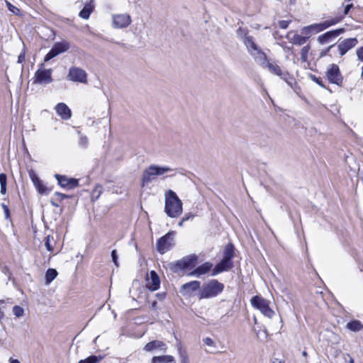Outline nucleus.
I'll return each instance as SVG.
<instances>
[{
    "label": "nucleus",
    "instance_id": "40",
    "mask_svg": "<svg viewBox=\"0 0 363 363\" xmlns=\"http://www.w3.org/2000/svg\"><path fill=\"white\" fill-rule=\"evenodd\" d=\"M309 51V46H304L301 51V57L303 61H306L307 59V55Z\"/></svg>",
    "mask_w": 363,
    "mask_h": 363
},
{
    "label": "nucleus",
    "instance_id": "47",
    "mask_svg": "<svg viewBox=\"0 0 363 363\" xmlns=\"http://www.w3.org/2000/svg\"><path fill=\"white\" fill-rule=\"evenodd\" d=\"M311 78L312 79L313 81L316 82L320 86L325 87V85L323 84V81H322V79L320 78L316 77L314 75H311Z\"/></svg>",
    "mask_w": 363,
    "mask_h": 363
},
{
    "label": "nucleus",
    "instance_id": "42",
    "mask_svg": "<svg viewBox=\"0 0 363 363\" xmlns=\"http://www.w3.org/2000/svg\"><path fill=\"white\" fill-rule=\"evenodd\" d=\"M1 206L4 210L5 218L6 219H9L10 218V210L9 208V206L4 203H2Z\"/></svg>",
    "mask_w": 363,
    "mask_h": 363
},
{
    "label": "nucleus",
    "instance_id": "9",
    "mask_svg": "<svg viewBox=\"0 0 363 363\" xmlns=\"http://www.w3.org/2000/svg\"><path fill=\"white\" fill-rule=\"evenodd\" d=\"M325 74L330 83L336 84L340 86H342L343 77L338 65L336 64L330 65L327 69Z\"/></svg>",
    "mask_w": 363,
    "mask_h": 363
},
{
    "label": "nucleus",
    "instance_id": "25",
    "mask_svg": "<svg viewBox=\"0 0 363 363\" xmlns=\"http://www.w3.org/2000/svg\"><path fill=\"white\" fill-rule=\"evenodd\" d=\"M346 328L351 331L358 332L363 329V324L359 320H354L347 323Z\"/></svg>",
    "mask_w": 363,
    "mask_h": 363
},
{
    "label": "nucleus",
    "instance_id": "53",
    "mask_svg": "<svg viewBox=\"0 0 363 363\" xmlns=\"http://www.w3.org/2000/svg\"><path fill=\"white\" fill-rule=\"evenodd\" d=\"M352 7H353V4H350L347 5V6H345V8L344 13H343V15H342L341 16H343V17H344L345 15H347V14L349 13L350 10Z\"/></svg>",
    "mask_w": 363,
    "mask_h": 363
},
{
    "label": "nucleus",
    "instance_id": "12",
    "mask_svg": "<svg viewBox=\"0 0 363 363\" xmlns=\"http://www.w3.org/2000/svg\"><path fill=\"white\" fill-rule=\"evenodd\" d=\"M55 177L57 179L58 184L67 189H73L79 186V180L74 178H69L65 175L56 174Z\"/></svg>",
    "mask_w": 363,
    "mask_h": 363
},
{
    "label": "nucleus",
    "instance_id": "29",
    "mask_svg": "<svg viewBox=\"0 0 363 363\" xmlns=\"http://www.w3.org/2000/svg\"><path fill=\"white\" fill-rule=\"evenodd\" d=\"M308 39V37H305L300 35L298 34H295L293 38L291 39V43L295 45H302L307 42Z\"/></svg>",
    "mask_w": 363,
    "mask_h": 363
},
{
    "label": "nucleus",
    "instance_id": "32",
    "mask_svg": "<svg viewBox=\"0 0 363 363\" xmlns=\"http://www.w3.org/2000/svg\"><path fill=\"white\" fill-rule=\"evenodd\" d=\"M35 186L38 192L40 194L48 195L50 192V190L43 184L42 181L39 182V183L35 184Z\"/></svg>",
    "mask_w": 363,
    "mask_h": 363
},
{
    "label": "nucleus",
    "instance_id": "58",
    "mask_svg": "<svg viewBox=\"0 0 363 363\" xmlns=\"http://www.w3.org/2000/svg\"><path fill=\"white\" fill-rule=\"evenodd\" d=\"M10 363H20V362L16 359L10 358L9 359Z\"/></svg>",
    "mask_w": 363,
    "mask_h": 363
},
{
    "label": "nucleus",
    "instance_id": "6",
    "mask_svg": "<svg viewBox=\"0 0 363 363\" xmlns=\"http://www.w3.org/2000/svg\"><path fill=\"white\" fill-rule=\"evenodd\" d=\"M252 306L258 309L263 315L272 318L274 315V311L269 307V301L261 296H255L251 300Z\"/></svg>",
    "mask_w": 363,
    "mask_h": 363
},
{
    "label": "nucleus",
    "instance_id": "4",
    "mask_svg": "<svg viewBox=\"0 0 363 363\" xmlns=\"http://www.w3.org/2000/svg\"><path fill=\"white\" fill-rule=\"evenodd\" d=\"M224 287V284L217 279H211L203 284L199 291V299L216 297L223 291Z\"/></svg>",
    "mask_w": 363,
    "mask_h": 363
},
{
    "label": "nucleus",
    "instance_id": "62",
    "mask_svg": "<svg viewBox=\"0 0 363 363\" xmlns=\"http://www.w3.org/2000/svg\"><path fill=\"white\" fill-rule=\"evenodd\" d=\"M156 305V302L155 301L153 303H152V306H155Z\"/></svg>",
    "mask_w": 363,
    "mask_h": 363
},
{
    "label": "nucleus",
    "instance_id": "3",
    "mask_svg": "<svg viewBox=\"0 0 363 363\" xmlns=\"http://www.w3.org/2000/svg\"><path fill=\"white\" fill-rule=\"evenodd\" d=\"M174 169L169 167H160L156 164H152L147 167L143 172L142 186L150 184L156 177L162 176L166 173L172 172Z\"/></svg>",
    "mask_w": 363,
    "mask_h": 363
},
{
    "label": "nucleus",
    "instance_id": "34",
    "mask_svg": "<svg viewBox=\"0 0 363 363\" xmlns=\"http://www.w3.org/2000/svg\"><path fill=\"white\" fill-rule=\"evenodd\" d=\"M103 191V187L101 185H96L91 193V199L93 201L96 200L99 198L100 195Z\"/></svg>",
    "mask_w": 363,
    "mask_h": 363
},
{
    "label": "nucleus",
    "instance_id": "27",
    "mask_svg": "<svg viewBox=\"0 0 363 363\" xmlns=\"http://www.w3.org/2000/svg\"><path fill=\"white\" fill-rule=\"evenodd\" d=\"M234 257V246L233 244L229 243L225 245L223 252V258L228 260H232Z\"/></svg>",
    "mask_w": 363,
    "mask_h": 363
},
{
    "label": "nucleus",
    "instance_id": "14",
    "mask_svg": "<svg viewBox=\"0 0 363 363\" xmlns=\"http://www.w3.org/2000/svg\"><path fill=\"white\" fill-rule=\"evenodd\" d=\"M113 27L115 28H123L128 27L131 23V18L130 15L115 14L113 15Z\"/></svg>",
    "mask_w": 363,
    "mask_h": 363
},
{
    "label": "nucleus",
    "instance_id": "57",
    "mask_svg": "<svg viewBox=\"0 0 363 363\" xmlns=\"http://www.w3.org/2000/svg\"><path fill=\"white\" fill-rule=\"evenodd\" d=\"M345 355H346L347 357H348V362L349 363H354V359L351 357V355L350 354H346Z\"/></svg>",
    "mask_w": 363,
    "mask_h": 363
},
{
    "label": "nucleus",
    "instance_id": "21",
    "mask_svg": "<svg viewBox=\"0 0 363 363\" xmlns=\"http://www.w3.org/2000/svg\"><path fill=\"white\" fill-rule=\"evenodd\" d=\"M213 264L210 262H205L204 264L196 267L191 273V275L199 277L208 272L212 268Z\"/></svg>",
    "mask_w": 363,
    "mask_h": 363
},
{
    "label": "nucleus",
    "instance_id": "13",
    "mask_svg": "<svg viewBox=\"0 0 363 363\" xmlns=\"http://www.w3.org/2000/svg\"><path fill=\"white\" fill-rule=\"evenodd\" d=\"M52 82V69H39L35 73V84H50Z\"/></svg>",
    "mask_w": 363,
    "mask_h": 363
},
{
    "label": "nucleus",
    "instance_id": "31",
    "mask_svg": "<svg viewBox=\"0 0 363 363\" xmlns=\"http://www.w3.org/2000/svg\"><path fill=\"white\" fill-rule=\"evenodd\" d=\"M103 359L101 356L91 355L85 359H81L78 363H97Z\"/></svg>",
    "mask_w": 363,
    "mask_h": 363
},
{
    "label": "nucleus",
    "instance_id": "45",
    "mask_svg": "<svg viewBox=\"0 0 363 363\" xmlns=\"http://www.w3.org/2000/svg\"><path fill=\"white\" fill-rule=\"evenodd\" d=\"M290 21H279V26L280 28H282V29H286L288 28L289 23H290Z\"/></svg>",
    "mask_w": 363,
    "mask_h": 363
},
{
    "label": "nucleus",
    "instance_id": "7",
    "mask_svg": "<svg viewBox=\"0 0 363 363\" xmlns=\"http://www.w3.org/2000/svg\"><path fill=\"white\" fill-rule=\"evenodd\" d=\"M174 235L175 233L174 231H171L165 234L157 241L156 247L160 254H164L174 246Z\"/></svg>",
    "mask_w": 363,
    "mask_h": 363
},
{
    "label": "nucleus",
    "instance_id": "23",
    "mask_svg": "<svg viewBox=\"0 0 363 363\" xmlns=\"http://www.w3.org/2000/svg\"><path fill=\"white\" fill-rule=\"evenodd\" d=\"M151 363H175V359L172 355L155 356L152 358Z\"/></svg>",
    "mask_w": 363,
    "mask_h": 363
},
{
    "label": "nucleus",
    "instance_id": "50",
    "mask_svg": "<svg viewBox=\"0 0 363 363\" xmlns=\"http://www.w3.org/2000/svg\"><path fill=\"white\" fill-rule=\"evenodd\" d=\"M357 55L360 61H363V46L357 50Z\"/></svg>",
    "mask_w": 363,
    "mask_h": 363
},
{
    "label": "nucleus",
    "instance_id": "35",
    "mask_svg": "<svg viewBox=\"0 0 363 363\" xmlns=\"http://www.w3.org/2000/svg\"><path fill=\"white\" fill-rule=\"evenodd\" d=\"M183 262L182 259L177 261L174 263L171 264L170 269L175 273L178 272L180 270L185 269L182 264Z\"/></svg>",
    "mask_w": 363,
    "mask_h": 363
},
{
    "label": "nucleus",
    "instance_id": "38",
    "mask_svg": "<svg viewBox=\"0 0 363 363\" xmlns=\"http://www.w3.org/2000/svg\"><path fill=\"white\" fill-rule=\"evenodd\" d=\"M12 312L16 318H21L24 315V309L20 306H14Z\"/></svg>",
    "mask_w": 363,
    "mask_h": 363
},
{
    "label": "nucleus",
    "instance_id": "20",
    "mask_svg": "<svg viewBox=\"0 0 363 363\" xmlns=\"http://www.w3.org/2000/svg\"><path fill=\"white\" fill-rule=\"evenodd\" d=\"M200 281H192L183 284L182 289L185 291L186 294H191V293L199 290L200 289Z\"/></svg>",
    "mask_w": 363,
    "mask_h": 363
},
{
    "label": "nucleus",
    "instance_id": "8",
    "mask_svg": "<svg viewBox=\"0 0 363 363\" xmlns=\"http://www.w3.org/2000/svg\"><path fill=\"white\" fill-rule=\"evenodd\" d=\"M343 19V16H336L331 19L325 21L320 23L313 24L306 26L303 28V33H306V31L315 30V32H320L329 28L331 26L335 25Z\"/></svg>",
    "mask_w": 363,
    "mask_h": 363
},
{
    "label": "nucleus",
    "instance_id": "49",
    "mask_svg": "<svg viewBox=\"0 0 363 363\" xmlns=\"http://www.w3.org/2000/svg\"><path fill=\"white\" fill-rule=\"evenodd\" d=\"M203 342L208 345V346H210V347H214L215 346V342L211 338V337H206L203 339Z\"/></svg>",
    "mask_w": 363,
    "mask_h": 363
},
{
    "label": "nucleus",
    "instance_id": "55",
    "mask_svg": "<svg viewBox=\"0 0 363 363\" xmlns=\"http://www.w3.org/2000/svg\"><path fill=\"white\" fill-rule=\"evenodd\" d=\"M50 203H51L52 206H55V207H59L60 206V203H58V201L56 200V199H52L50 200Z\"/></svg>",
    "mask_w": 363,
    "mask_h": 363
},
{
    "label": "nucleus",
    "instance_id": "10",
    "mask_svg": "<svg viewBox=\"0 0 363 363\" xmlns=\"http://www.w3.org/2000/svg\"><path fill=\"white\" fill-rule=\"evenodd\" d=\"M67 77L69 80L74 82L87 83V74L85 70L80 67H70Z\"/></svg>",
    "mask_w": 363,
    "mask_h": 363
},
{
    "label": "nucleus",
    "instance_id": "43",
    "mask_svg": "<svg viewBox=\"0 0 363 363\" xmlns=\"http://www.w3.org/2000/svg\"><path fill=\"white\" fill-rule=\"evenodd\" d=\"M7 6H8L9 10L11 12L13 13L14 14H18L20 12V10L15 6L12 5L11 3L7 2Z\"/></svg>",
    "mask_w": 363,
    "mask_h": 363
},
{
    "label": "nucleus",
    "instance_id": "54",
    "mask_svg": "<svg viewBox=\"0 0 363 363\" xmlns=\"http://www.w3.org/2000/svg\"><path fill=\"white\" fill-rule=\"evenodd\" d=\"M157 297L158 298V299L160 301H163L165 297H166V293L165 292H162V293H157L156 294Z\"/></svg>",
    "mask_w": 363,
    "mask_h": 363
},
{
    "label": "nucleus",
    "instance_id": "19",
    "mask_svg": "<svg viewBox=\"0 0 363 363\" xmlns=\"http://www.w3.org/2000/svg\"><path fill=\"white\" fill-rule=\"evenodd\" d=\"M56 113L64 120H68L72 116L69 108L65 103H59L55 108Z\"/></svg>",
    "mask_w": 363,
    "mask_h": 363
},
{
    "label": "nucleus",
    "instance_id": "59",
    "mask_svg": "<svg viewBox=\"0 0 363 363\" xmlns=\"http://www.w3.org/2000/svg\"><path fill=\"white\" fill-rule=\"evenodd\" d=\"M3 318H4V313L1 311V309L0 308V320L2 319Z\"/></svg>",
    "mask_w": 363,
    "mask_h": 363
},
{
    "label": "nucleus",
    "instance_id": "15",
    "mask_svg": "<svg viewBox=\"0 0 363 363\" xmlns=\"http://www.w3.org/2000/svg\"><path fill=\"white\" fill-rule=\"evenodd\" d=\"M345 28H338L335 30H332L330 31H328L320 35L318 38V41L320 44H325L329 43L332 39H334L337 38L340 34L343 33L345 32Z\"/></svg>",
    "mask_w": 363,
    "mask_h": 363
},
{
    "label": "nucleus",
    "instance_id": "17",
    "mask_svg": "<svg viewBox=\"0 0 363 363\" xmlns=\"http://www.w3.org/2000/svg\"><path fill=\"white\" fill-rule=\"evenodd\" d=\"M167 350V347L166 344L160 340H152L149 342L143 347V350L148 352H152L157 350L165 352Z\"/></svg>",
    "mask_w": 363,
    "mask_h": 363
},
{
    "label": "nucleus",
    "instance_id": "22",
    "mask_svg": "<svg viewBox=\"0 0 363 363\" xmlns=\"http://www.w3.org/2000/svg\"><path fill=\"white\" fill-rule=\"evenodd\" d=\"M94 0H91L90 2L85 4L83 9L79 12V16L83 19H88L90 14L94 10V6L92 4Z\"/></svg>",
    "mask_w": 363,
    "mask_h": 363
},
{
    "label": "nucleus",
    "instance_id": "52",
    "mask_svg": "<svg viewBox=\"0 0 363 363\" xmlns=\"http://www.w3.org/2000/svg\"><path fill=\"white\" fill-rule=\"evenodd\" d=\"M194 217V215H193V214H191V213L185 214L182 219V223L189 220V219H193Z\"/></svg>",
    "mask_w": 363,
    "mask_h": 363
},
{
    "label": "nucleus",
    "instance_id": "51",
    "mask_svg": "<svg viewBox=\"0 0 363 363\" xmlns=\"http://www.w3.org/2000/svg\"><path fill=\"white\" fill-rule=\"evenodd\" d=\"M25 55H26V52H25V50L23 49V52L18 55V63H22L25 61Z\"/></svg>",
    "mask_w": 363,
    "mask_h": 363
},
{
    "label": "nucleus",
    "instance_id": "37",
    "mask_svg": "<svg viewBox=\"0 0 363 363\" xmlns=\"http://www.w3.org/2000/svg\"><path fill=\"white\" fill-rule=\"evenodd\" d=\"M52 241L55 242L54 238L50 235H48L45 238V246L48 251L52 252L53 245L52 244Z\"/></svg>",
    "mask_w": 363,
    "mask_h": 363
},
{
    "label": "nucleus",
    "instance_id": "1",
    "mask_svg": "<svg viewBox=\"0 0 363 363\" xmlns=\"http://www.w3.org/2000/svg\"><path fill=\"white\" fill-rule=\"evenodd\" d=\"M255 60L263 68H267L268 70L286 82L290 86H292L294 79L288 72L283 70L277 64L270 62L267 57L266 54L261 50L255 57Z\"/></svg>",
    "mask_w": 363,
    "mask_h": 363
},
{
    "label": "nucleus",
    "instance_id": "26",
    "mask_svg": "<svg viewBox=\"0 0 363 363\" xmlns=\"http://www.w3.org/2000/svg\"><path fill=\"white\" fill-rule=\"evenodd\" d=\"M69 47L70 45L68 42L62 41L55 43L52 48L56 50V52H59V54H60L69 50Z\"/></svg>",
    "mask_w": 363,
    "mask_h": 363
},
{
    "label": "nucleus",
    "instance_id": "36",
    "mask_svg": "<svg viewBox=\"0 0 363 363\" xmlns=\"http://www.w3.org/2000/svg\"><path fill=\"white\" fill-rule=\"evenodd\" d=\"M179 354L181 363H189V356L186 350L182 349L181 347L179 348Z\"/></svg>",
    "mask_w": 363,
    "mask_h": 363
},
{
    "label": "nucleus",
    "instance_id": "60",
    "mask_svg": "<svg viewBox=\"0 0 363 363\" xmlns=\"http://www.w3.org/2000/svg\"><path fill=\"white\" fill-rule=\"evenodd\" d=\"M302 355H303V357H307V352H306V351H303V352H302Z\"/></svg>",
    "mask_w": 363,
    "mask_h": 363
},
{
    "label": "nucleus",
    "instance_id": "61",
    "mask_svg": "<svg viewBox=\"0 0 363 363\" xmlns=\"http://www.w3.org/2000/svg\"><path fill=\"white\" fill-rule=\"evenodd\" d=\"M182 224H183V223H182V220H181V221L179 222V226H182Z\"/></svg>",
    "mask_w": 363,
    "mask_h": 363
},
{
    "label": "nucleus",
    "instance_id": "33",
    "mask_svg": "<svg viewBox=\"0 0 363 363\" xmlns=\"http://www.w3.org/2000/svg\"><path fill=\"white\" fill-rule=\"evenodd\" d=\"M78 134L79 135L78 144L82 148H86L89 144V139L85 135L81 133V132H78Z\"/></svg>",
    "mask_w": 363,
    "mask_h": 363
},
{
    "label": "nucleus",
    "instance_id": "30",
    "mask_svg": "<svg viewBox=\"0 0 363 363\" xmlns=\"http://www.w3.org/2000/svg\"><path fill=\"white\" fill-rule=\"evenodd\" d=\"M6 183H7L6 174L4 173H1L0 174V185H1L0 192L3 195H4L6 193Z\"/></svg>",
    "mask_w": 363,
    "mask_h": 363
},
{
    "label": "nucleus",
    "instance_id": "44",
    "mask_svg": "<svg viewBox=\"0 0 363 363\" xmlns=\"http://www.w3.org/2000/svg\"><path fill=\"white\" fill-rule=\"evenodd\" d=\"M111 257H112V261L113 262L114 264L116 267H118V255H117V252L116 250H113L111 251Z\"/></svg>",
    "mask_w": 363,
    "mask_h": 363
},
{
    "label": "nucleus",
    "instance_id": "28",
    "mask_svg": "<svg viewBox=\"0 0 363 363\" xmlns=\"http://www.w3.org/2000/svg\"><path fill=\"white\" fill-rule=\"evenodd\" d=\"M58 273L56 269L50 268L45 273V284H50L57 276Z\"/></svg>",
    "mask_w": 363,
    "mask_h": 363
},
{
    "label": "nucleus",
    "instance_id": "11",
    "mask_svg": "<svg viewBox=\"0 0 363 363\" xmlns=\"http://www.w3.org/2000/svg\"><path fill=\"white\" fill-rule=\"evenodd\" d=\"M357 44L358 40L356 38H346L337 44V54L341 57Z\"/></svg>",
    "mask_w": 363,
    "mask_h": 363
},
{
    "label": "nucleus",
    "instance_id": "2",
    "mask_svg": "<svg viewBox=\"0 0 363 363\" xmlns=\"http://www.w3.org/2000/svg\"><path fill=\"white\" fill-rule=\"evenodd\" d=\"M164 212L170 218H177L182 213V202L177 194L169 189L164 194Z\"/></svg>",
    "mask_w": 363,
    "mask_h": 363
},
{
    "label": "nucleus",
    "instance_id": "46",
    "mask_svg": "<svg viewBox=\"0 0 363 363\" xmlns=\"http://www.w3.org/2000/svg\"><path fill=\"white\" fill-rule=\"evenodd\" d=\"M336 44H333L330 45L328 48H327L325 50H323L320 52V57H323L328 55V52L330 51L333 48H335Z\"/></svg>",
    "mask_w": 363,
    "mask_h": 363
},
{
    "label": "nucleus",
    "instance_id": "5",
    "mask_svg": "<svg viewBox=\"0 0 363 363\" xmlns=\"http://www.w3.org/2000/svg\"><path fill=\"white\" fill-rule=\"evenodd\" d=\"M236 35L243 43L247 52L253 57L262 50L255 43L253 37L249 35V30L247 28L239 27L236 30Z\"/></svg>",
    "mask_w": 363,
    "mask_h": 363
},
{
    "label": "nucleus",
    "instance_id": "18",
    "mask_svg": "<svg viewBox=\"0 0 363 363\" xmlns=\"http://www.w3.org/2000/svg\"><path fill=\"white\" fill-rule=\"evenodd\" d=\"M233 267L232 260L223 258L221 261L218 263L213 268L212 272V276H215L224 271H228Z\"/></svg>",
    "mask_w": 363,
    "mask_h": 363
},
{
    "label": "nucleus",
    "instance_id": "39",
    "mask_svg": "<svg viewBox=\"0 0 363 363\" xmlns=\"http://www.w3.org/2000/svg\"><path fill=\"white\" fill-rule=\"evenodd\" d=\"M58 55H59V52H56V50L53 48H52V49L45 56L44 61L48 62Z\"/></svg>",
    "mask_w": 363,
    "mask_h": 363
},
{
    "label": "nucleus",
    "instance_id": "16",
    "mask_svg": "<svg viewBox=\"0 0 363 363\" xmlns=\"http://www.w3.org/2000/svg\"><path fill=\"white\" fill-rule=\"evenodd\" d=\"M160 279L157 274L152 270L146 278V287L154 291L160 288Z\"/></svg>",
    "mask_w": 363,
    "mask_h": 363
},
{
    "label": "nucleus",
    "instance_id": "48",
    "mask_svg": "<svg viewBox=\"0 0 363 363\" xmlns=\"http://www.w3.org/2000/svg\"><path fill=\"white\" fill-rule=\"evenodd\" d=\"M30 177L32 180V182H33L34 185H35V184L37 183H39V182H40L41 180L38 177V176L32 172V173H30Z\"/></svg>",
    "mask_w": 363,
    "mask_h": 363
},
{
    "label": "nucleus",
    "instance_id": "56",
    "mask_svg": "<svg viewBox=\"0 0 363 363\" xmlns=\"http://www.w3.org/2000/svg\"><path fill=\"white\" fill-rule=\"evenodd\" d=\"M3 272L6 274L8 275L9 277V279H11V273L10 272L9 269H8V267H5L3 269Z\"/></svg>",
    "mask_w": 363,
    "mask_h": 363
},
{
    "label": "nucleus",
    "instance_id": "24",
    "mask_svg": "<svg viewBox=\"0 0 363 363\" xmlns=\"http://www.w3.org/2000/svg\"><path fill=\"white\" fill-rule=\"evenodd\" d=\"M183 266L185 269L193 268L195 267L197 257L195 255L190 257H185L182 259Z\"/></svg>",
    "mask_w": 363,
    "mask_h": 363
},
{
    "label": "nucleus",
    "instance_id": "41",
    "mask_svg": "<svg viewBox=\"0 0 363 363\" xmlns=\"http://www.w3.org/2000/svg\"><path fill=\"white\" fill-rule=\"evenodd\" d=\"M55 196L56 198V200L59 202L62 201L64 199H69L71 198L72 196L66 195L60 192H55Z\"/></svg>",
    "mask_w": 363,
    "mask_h": 363
}]
</instances>
